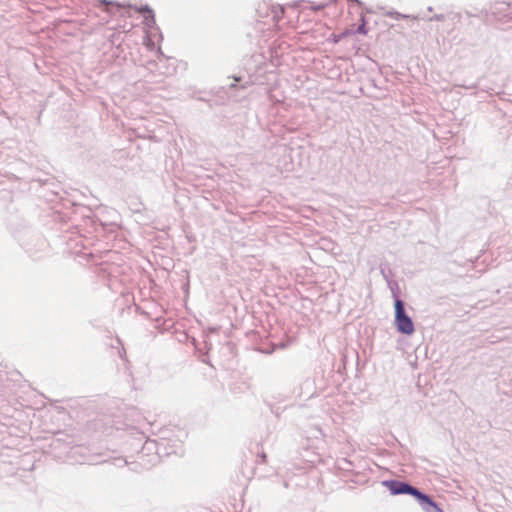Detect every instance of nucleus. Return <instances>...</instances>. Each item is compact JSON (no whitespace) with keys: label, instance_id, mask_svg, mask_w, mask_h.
Instances as JSON below:
<instances>
[{"label":"nucleus","instance_id":"obj_2","mask_svg":"<svg viewBox=\"0 0 512 512\" xmlns=\"http://www.w3.org/2000/svg\"><path fill=\"white\" fill-rule=\"evenodd\" d=\"M395 324L397 330L403 334L411 335L415 330L411 318L405 313L403 302L399 299L395 301Z\"/></svg>","mask_w":512,"mask_h":512},{"label":"nucleus","instance_id":"obj_4","mask_svg":"<svg viewBox=\"0 0 512 512\" xmlns=\"http://www.w3.org/2000/svg\"><path fill=\"white\" fill-rule=\"evenodd\" d=\"M324 7H325V5H320V6H318V7H315L314 9H322V8H324Z\"/></svg>","mask_w":512,"mask_h":512},{"label":"nucleus","instance_id":"obj_1","mask_svg":"<svg viewBox=\"0 0 512 512\" xmlns=\"http://www.w3.org/2000/svg\"><path fill=\"white\" fill-rule=\"evenodd\" d=\"M384 485L391 491L392 494H410L416 497L421 503H426L434 508H437V505L432 501V499L421 493L416 488L399 481H386Z\"/></svg>","mask_w":512,"mask_h":512},{"label":"nucleus","instance_id":"obj_3","mask_svg":"<svg viewBox=\"0 0 512 512\" xmlns=\"http://www.w3.org/2000/svg\"><path fill=\"white\" fill-rule=\"evenodd\" d=\"M362 23L361 25L357 28V32L360 33V34H366L367 33V30H366V23H365V20L364 18L362 17Z\"/></svg>","mask_w":512,"mask_h":512}]
</instances>
